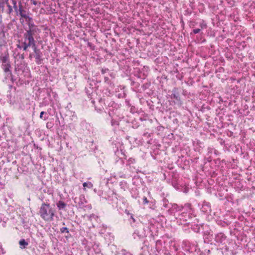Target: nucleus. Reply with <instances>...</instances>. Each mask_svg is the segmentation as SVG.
Instances as JSON below:
<instances>
[{
    "instance_id": "4be33fe9",
    "label": "nucleus",
    "mask_w": 255,
    "mask_h": 255,
    "mask_svg": "<svg viewBox=\"0 0 255 255\" xmlns=\"http://www.w3.org/2000/svg\"><path fill=\"white\" fill-rule=\"evenodd\" d=\"M143 199V201L144 204H147L148 203V201L147 200V199L146 197H144Z\"/></svg>"
},
{
    "instance_id": "f8f14e48",
    "label": "nucleus",
    "mask_w": 255,
    "mask_h": 255,
    "mask_svg": "<svg viewBox=\"0 0 255 255\" xmlns=\"http://www.w3.org/2000/svg\"><path fill=\"white\" fill-rule=\"evenodd\" d=\"M83 186L84 188H85L86 187L89 188H92L93 187V184L91 182H84L83 184Z\"/></svg>"
},
{
    "instance_id": "f257e3e1",
    "label": "nucleus",
    "mask_w": 255,
    "mask_h": 255,
    "mask_svg": "<svg viewBox=\"0 0 255 255\" xmlns=\"http://www.w3.org/2000/svg\"><path fill=\"white\" fill-rule=\"evenodd\" d=\"M39 215L46 221H52L53 220L55 211L49 204L43 203L40 208Z\"/></svg>"
},
{
    "instance_id": "a878e982",
    "label": "nucleus",
    "mask_w": 255,
    "mask_h": 255,
    "mask_svg": "<svg viewBox=\"0 0 255 255\" xmlns=\"http://www.w3.org/2000/svg\"><path fill=\"white\" fill-rule=\"evenodd\" d=\"M102 73H105V71H104V70H102Z\"/></svg>"
},
{
    "instance_id": "4468645a",
    "label": "nucleus",
    "mask_w": 255,
    "mask_h": 255,
    "mask_svg": "<svg viewBox=\"0 0 255 255\" xmlns=\"http://www.w3.org/2000/svg\"><path fill=\"white\" fill-rule=\"evenodd\" d=\"M60 232L62 233H69V230H68V229L67 228H66V227H63V228L60 229Z\"/></svg>"
},
{
    "instance_id": "a211bd4d",
    "label": "nucleus",
    "mask_w": 255,
    "mask_h": 255,
    "mask_svg": "<svg viewBox=\"0 0 255 255\" xmlns=\"http://www.w3.org/2000/svg\"><path fill=\"white\" fill-rule=\"evenodd\" d=\"M171 97L172 98H174V99H175L176 100H178V98H179L178 94H176V93L172 94Z\"/></svg>"
},
{
    "instance_id": "ddd939ff",
    "label": "nucleus",
    "mask_w": 255,
    "mask_h": 255,
    "mask_svg": "<svg viewBox=\"0 0 255 255\" xmlns=\"http://www.w3.org/2000/svg\"><path fill=\"white\" fill-rule=\"evenodd\" d=\"M12 3L13 5V8L14 9L15 11L16 12V13H18V9L17 8V6L16 5V1L15 0H11Z\"/></svg>"
},
{
    "instance_id": "f3484780",
    "label": "nucleus",
    "mask_w": 255,
    "mask_h": 255,
    "mask_svg": "<svg viewBox=\"0 0 255 255\" xmlns=\"http://www.w3.org/2000/svg\"><path fill=\"white\" fill-rule=\"evenodd\" d=\"M2 69L3 70L4 68H6L7 67H10V65L9 62V63H7L2 64Z\"/></svg>"
},
{
    "instance_id": "7ed1b4c3",
    "label": "nucleus",
    "mask_w": 255,
    "mask_h": 255,
    "mask_svg": "<svg viewBox=\"0 0 255 255\" xmlns=\"http://www.w3.org/2000/svg\"><path fill=\"white\" fill-rule=\"evenodd\" d=\"M33 49L34 52V57L35 58V62L37 64H40L41 63L42 59L41 58L42 54L40 50L36 48V46L33 47Z\"/></svg>"
},
{
    "instance_id": "9d476101",
    "label": "nucleus",
    "mask_w": 255,
    "mask_h": 255,
    "mask_svg": "<svg viewBox=\"0 0 255 255\" xmlns=\"http://www.w3.org/2000/svg\"><path fill=\"white\" fill-rule=\"evenodd\" d=\"M22 44L23 45V50H25V51L26 50L27 48L30 46H31L33 48V44L30 43L29 42H26V41H25L23 43H22Z\"/></svg>"
},
{
    "instance_id": "39448f33",
    "label": "nucleus",
    "mask_w": 255,
    "mask_h": 255,
    "mask_svg": "<svg viewBox=\"0 0 255 255\" xmlns=\"http://www.w3.org/2000/svg\"><path fill=\"white\" fill-rule=\"evenodd\" d=\"M18 11L19 12V13L20 15L22 17L25 18L26 19L28 18V19H29V20L31 19V18H30L29 16H28L26 14V11L22 9L21 4L19 5Z\"/></svg>"
},
{
    "instance_id": "5701e85b",
    "label": "nucleus",
    "mask_w": 255,
    "mask_h": 255,
    "mask_svg": "<svg viewBox=\"0 0 255 255\" xmlns=\"http://www.w3.org/2000/svg\"><path fill=\"white\" fill-rule=\"evenodd\" d=\"M185 206H187V207H188V208H190V204H185Z\"/></svg>"
},
{
    "instance_id": "bb28decb",
    "label": "nucleus",
    "mask_w": 255,
    "mask_h": 255,
    "mask_svg": "<svg viewBox=\"0 0 255 255\" xmlns=\"http://www.w3.org/2000/svg\"><path fill=\"white\" fill-rule=\"evenodd\" d=\"M95 217V216H94V215H91V216H90V218H91V217Z\"/></svg>"
},
{
    "instance_id": "1a4fd4ad",
    "label": "nucleus",
    "mask_w": 255,
    "mask_h": 255,
    "mask_svg": "<svg viewBox=\"0 0 255 255\" xmlns=\"http://www.w3.org/2000/svg\"><path fill=\"white\" fill-rule=\"evenodd\" d=\"M19 244L21 249H24L28 245V243L25 240L22 239L19 242Z\"/></svg>"
},
{
    "instance_id": "aec40b11",
    "label": "nucleus",
    "mask_w": 255,
    "mask_h": 255,
    "mask_svg": "<svg viewBox=\"0 0 255 255\" xmlns=\"http://www.w3.org/2000/svg\"><path fill=\"white\" fill-rule=\"evenodd\" d=\"M7 6L8 8V13L9 14H10V13H11V12L12 11V7L11 6H10L9 4L7 3Z\"/></svg>"
},
{
    "instance_id": "6e6552de",
    "label": "nucleus",
    "mask_w": 255,
    "mask_h": 255,
    "mask_svg": "<svg viewBox=\"0 0 255 255\" xmlns=\"http://www.w3.org/2000/svg\"><path fill=\"white\" fill-rule=\"evenodd\" d=\"M57 206L59 210L64 209L66 207V204L62 201H59L57 203Z\"/></svg>"
},
{
    "instance_id": "2eb2a0df",
    "label": "nucleus",
    "mask_w": 255,
    "mask_h": 255,
    "mask_svg": "<svg viewBox=\"0 0 255 255\" xmlns=\"http://www.w3.org/2000/svg\"><path fill=\"white\" fill-rule=\"evenodd\" d=\"M45 114L44 112H41L40 114V118L41 119H43L44 120H46L48 119L47 117H43V115Z\"/></svg>"
},
{
    "instance_id": "20e7f679",
    "label": "nucleus",
    "mask_w": 255,
    "mask_h": 255,
    "mask_svg": "<svg viewBox=\"0 0 255 255\" xmlns=\"http://www.w3.org/2000/svg\"><path fill=\"white\" fill-rule=\"evenodd\" d=\"M215 240L217 243L219 244V245L220 244L224 245L225 244L226 237L223 233H219L216 236Z\"/></svg>"
},
{
    "instance_id": "0eeeda50",
    "label": "nucleus",
    "mask_w": 255,
    "mask_h": 255,
    "mask_svg": "<svg viewBox=\"0 0 255 255\" xmlns=\"http://www.w3.org/2000/svg\"><path fill=\"white\" fill-rule=\"evenodd\" d=\"M9 68H10V67H7L6 68H4L3 69V71L5 73L6 76L7 77L10 78L11 80H12V75L11 71L9 70Z\"/></svg>"
},
{
    "instance_id": "412c9836",
    "label": "nucleus",
    "mask_w": 255,
    "mask_h": 255,
    "mask_svg": "<svg viewBox=\"0 0 255 255\" xmlns=\"http://www.w3.org/2000/svg\"><path fill=\"white\" fill-rule=\"evenodd\" d=\"M201 30V29H200V28H196V29H194L193 30V32L194 34H197V33H198L199 32H200Z\"/></svg>"
},
{
    "instance_id": "423d86ee",
    "label": "nucleus",
    "mask_w": 255,
    "mask_h": 255,
    "mask_svg": "<svg viewBox=\"0 0 255 255\" xmlns=\"http://www.w3.org/2000/svg\"><path fill=\"white\" fill-rule=\"evenodd\" d=\"M9 56L8 54H5V55L2 54L0 56V60L2 64L3 63H9L8 60Z\"/></svg>"
},
{
    "instance_id": "f03ea898",
    "label": "nucleus",
    "mask_w": 255,
    "mask_h": 255,
    "mask_svg": "<svg viewBox=\"0 0 255 255\" xmlns=\"http://www.w3.org/2000/svg\"><path fill=\"white\" fill-rule=\"evenodd\" d=\"M35 30L34 29L29 28V30H27L26 32L24 34V37L25 41H28L30 43L33 44V47L36 46L35 40L33 37L34 33Z\"/></svg>"
},
{
    "instance_id": "6ab92c4d",
    "label": "nucleus",
    "mask_w": 255,
    "mask_h": 255,
    "mask_svg": "<svg viewBox=\"0 0 255 255\" xmlns=\"http://www.w3.org/2000/svg\"><path fill=\"white\" fill-rule=\"evenodd\" d=\"M134 238H135V236H137L139 238H140L141 236L139 235V232L138 231H135L133 234Z\"/></svg>"
},
{
    "instance_id": "393cba45",
    "label": "nucleus",
    "mask_w": 255,
    "mask_h": 255,
    "mask_svg": "<svg viewBox=\"0 0 255 255\" xmlns=\"http://www.w3.org/2000/svg\"><path fill=\"white\" fill-rule=\"evenodd\" d=\"M2 251V248H1V244H0V252Z\"/></svg>"
},
{
    "instance_id": "cd10ccee",
    "label": "nucleus",
    "mask_w": 255,
    "mask_h": 255,
    "mask_svg": "<svg viewBox=\"0 0 255 255\" xmlns=\"http://www.w3.org/2000/svg\"><path fill=\"white\" fill-rule=\"evenodd\" d=\"M5 1H6V2H7V0H5Z\"/></svg>"
},
{
    "instance_id": "9b49d317",
    "label": "nucleus",
    "mask_w": 255,
    "mask_h": 255,
    "mask_svg": "<svg viewBox=\"0 0 255 255\" xmlns=\"http://www.w3.org/2000/svg\"><path fill=\"white\" fill-rule=\"evenodd\" d=\"M183 207L182 206H179L176 204H174L172 206V210H175L176 211H180L182 209H183Z\"/></svg>"
},
{
    "instance_id": "dca6fc26",
    "label": "nucleus",
    "mask_w": 255,
    "mask_h": 255,
    "mask_svg": "<svg viewBox=\"0 0 255 255\" xmlns=\"http://www.w3.org/2000/svg\"><path fill=\"white\" fill-rule=\"evenodd\" d=\"M200 29H205L207 27V24L206 23H205L204 21H203L202 23H200Z\"/></svg>"
},
{
    "instance_id": "b1692460",
    "label": "nucleus",
    "mask_w": 255,
    "mask_h": 255,
    "mask_svg": "<svg viewBox=\"0 0 255 255\" xmlns=\"http://www.w3.org/2000/svg\"><path fill=\"white\" fill-rule=\"evenodd\" d=\"M204 206H207L208 208H209V206H208V204H207V203H205V204H204Z\"/></svg>"
}]
</instances>
